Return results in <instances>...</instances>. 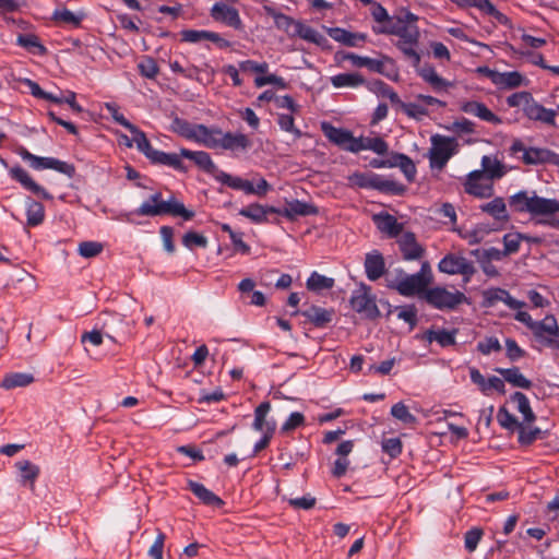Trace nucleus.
Instances as JSON below:
<instances>
[{
    "instance_id": "ea45409f",
    "label": "nucleus",
    "mask_w": 559,
    "mask_h": 559,
    "mask_svg": "<svg viewBox=\"0 0 559 559\" xmlns=\"http://www.w3.org/2000/svg\"><path fill=\"white\" fill-rule=\"evenodd\" d=\"M264 10L266 14L274 20V24L278 29H282L292 36L298 21H295L293 17L281 13L271 7H264Z\"/></svg>"
},
{
    "instance_id": "69168bd1",
    "label": "nucleus",
    "mask_w": 559,
    "mask_h": 559,
    "mask_svg": "<svg viewBox=\"0 0 559 559\" xmlns=\"http://www.w3.org/2000/svg\"><path fill=\"white\" fill-rule=\"evenodd\" d=\"M532 99L533 96L530 92H516L508 96L507 104L509 107H522V110L524 111V108L528 106Z\"/></svg>"
},
{
    "instance_id": "0e129e2a",
    "label": "nucleus",
    "mask_w": 559,
    "mask_h": 559,
    "mask_svg": "<svg viewBox=\"0 0 559 559\" xmlns=\"http://www.w3.org/2000/svg\"><path fill=\"white\" fill-rule=\"evenodd\" d=\"M138 69L144 78L155 79L159 72L156 61L152 57H145L139 64Z\"/></svg>"
},
{
    "instance_id": "39448f33",
    "label": "nucleus",
    "mask_w": 559,
    "mask_h": 559,
    "mask_svg": "<svg viewBox=\"0 0 559 559\" xmlns=\"http://www.w3.org/2000/svg\"><path fill=\"white\" fill-rule=\"evenodd\" d=\"M430 282V265L428 262H424L419 272L411 275L402 273L395 281L390 282L388 287L396 290L402 296L411 297L424 292Z\"/></svg>"
},
{
    "instance_id": "864d4df0",
    "label": "nucleus",
    "mask_w": 559,
    "mask_h": 559,
    "mask_svg": "<svg viewBox=\"0 0 559 559\" xmlns=\"http://www.w3.org/2000/svg\"><path fill=\"white\" fill-rule=\"evenodd\" d=\"M50 102L55 104H68L76 114H81L83 111V108L76 102V94L72 91L60 92L59 94L52 93Z\"/></svg>"
},
{
    "instance_id": "412c9836",
    "label": "nucleus",
    "mask_w": 559,
    "mask_h": 559,
    "mask_svg": "<svg viewBox=\"0 0 559 559\" xmlns=\"http://www.w3.org/2000/svg\"><path fill=\"white\" fill-rule=\"evenodd\" d=\"M397 243L404 260L413 261L421 259L425 249L418 243L415 234L406 231L400 235Z\"/></svg>"
},
{
    "instance_id": "58836bf2",
    "label": "nucleus",
    "mask_w": 559,
    "mask_h": 559,
    "mask_svg": "<svg viewBox=\"0 0 559 559\" xmlns=\"http://www.w3.org/2000/svg\"><path fill=\"white\" fill-rule=\"evenodd\" d=\"M26 205V224L29 227H36L40 225L45 219V207L41 203L27 198L25 201Z\"/></svg>"
},
{
    "instance_id": "aec40b11",
    "label": "nucleus",
    "mask_w": 559,
    "mask_h": 559,
    "mask_svg": "<svg viewBox=\"0 0 559 559\" xmlns=\"http://www.w3.org/2000/svg\"><path fill=\"white\" fill-rule=\"evenodd\" d=\"M524 116L535 122H540L549 127H556L557 111L555 109L546 108L534 98L524 108Z\"/></svg>"
},
{
    "instance_id": "6ab92c4d",
    "label": "nucleus",
    "mask_w": 559,
    "mask_h": 559,
    "mask_svg": "<svg viewBox=\"0 0 559 559\" xmlns=\"http://www.w3.org/2000/svg\"><path fill=\"white\" fill-rule=\"evenodd\" d=\"M10 176L15 181L20 182L23 188L36 194L44 200H51L52 195L41 186L33 180L29 174L21 166H15L10 169Z\"/></svg>"
},
{
    "instance_id": "4d7b16f0",
    "label": "nucleus",
    "mask_w": 559,
    "mask_h": 559,
    "mask_svg": "<svg viewBox=\"0 0 559 559\" xmlns=\"http://www.w3.org/2000/svg\"><path fill=\"white\" fill-rule=\"evenodd\" d=\"M401 109L403 112L413 119L421 120L423 117L428 115V110L425 106H423L419 102L418 103H401Z\"/></svg>"
},
{
    "instance_id": "603ef678",
    "label": "nucleus",
    "mask_w": 559,
    "mask_h": 559,
    "mask_svg": "<svg viewBox=\"0 0 559 559\" xmlns=\"http://www.w3.org/2000/svg\"><path fill=\"white\" fill-rule=\"evenodd\" d=\"M334 286V280L326 277L317 272H312L307 280V288L310 290L319 292L322 289H330Z\"/></svg>"
},
{
    "instance_id": "f704fd0d",
    "label": "nucleus",
    "mask_w": 559,
    "mask_h": 559,
    "mask_svg": "<svg viewBox=\"0 0 559 559\" xmlns=\"http://www.w3.org/2000/svg\"><path fill=\"white\" fill-rule=\"evenodd\" d=\"M374 222L379 230L388 234L390 237H397L402 234L403 225L391 214H378L374 216Z\"/></svg>"
},
{
    "instance_id": "473e14b6",
    "label": "nucleus",
    "mask_w": 559,
    "mask_h": 559,
    "mask_svg": "<svg viewBox=\"0 0 559 559\" xmlns=\"http://www.w3.org/2000/svg\"><path fill=\"white\" fill-rule=\"evenodd\" d=\"M532 333L536 341L545 336H559V326L555 316L547 314L543 320L537 321L532 329Z\"/></svg>"
},
{
    "instance_id": "f257e3e1",
    "label": "nucleus",
    "mask_w": 559,
    "mask_h": 559,
    "mask_svg": "<svg viewBox=\"0 0 559 559\" xmlns=\"http://www.w3.org/2000/svg\"><path fill=\"white\" fill-rule=\"evenodd\" d=\"M170 129L178 135L211 150L247 151L251 141L243 133L223 132L217 127L191 123L179 117L171 121Z\"/></svg>"
},
{
    "instance_id": "338daca9",
    "label": "nucleus",
    "mask_w": 559,
    "mask_h": 559,
    "mask_svg": "<svg viewBox=\"0 0 559 559\" xmlns=\"http://www.w3.org/2000/svg\"><path fill=\"white\" fill-rule=\"evenodd\" d=\"M524 235L520 233H510L503 236L504 251L507 255L515 253L520 249V243L523 240Z\"/></svg>"
},
{
    "instance_id": "9b49d317",
    "label": "nucleus",
    "mask_w": 559,
    "mask_h": 559,
    "mask_svg": "<svg viewBox=\"0 0 559 559\" xmlns=\"http://www.w3.org/2000/svg\"><path fill=\"white\" fill-rule=\"evenodd\" d=\"M438 269L442 273L462 275L464 284H467L476 272L472 261L467 260L465 257L452 253L447 254L441 259L438 264Z\"/></svg>"
},
{
    "instance_id": "1a4fd4ad",
    "label": "nucleus",
    "mask_w": 559,
    "mask_h": 559,
    "mask_svg": "<svg viewBox=\"0 0 559 559\" xmlns=\"http://www.w3.org/2000/svg\"><path fill=\"white\" fill-rule=\"evenodd\" d=\"M425 300L439 310H452L466 301V296L459 292H449L443 287H432L425 292Z\"/></svg>"
},
{
    "instance_id": "79ce46f5",
    "label": "nucleus",
    "mask_w": 559,
    "mask_h": 559,
    "mask_svg": "<svg viewBox=\"0 0 559 559\" xmlns=\"http://www.w3.org/2000/svg\"><path fill=\"white\" fill-rule=\"evenodd\" d=\"M84 13H73L67 8L57 9L52 13V21L56 23L71 25L73 27L80 26L84 19Z\"/></svg>"
},
{
    "instance_id": "c85d7f7f",
    "label": "nucleus",
    "mask_w": 559,
    "mask_h": 559,
    "mask_svg": "<svg viewBox=\"0 0 559 559\" xmlns=\"http://www.w3.org/2000/svg\"><path fill=\"white\" fill-rule=\"evenodd\" d=\"M269 213H281V210H277L273 206H264L259 203H252L239 211V215L250 219L255 224L267 222Z\"/></svg>"
},
{
    "instance_id": "c03bdc74",
    "label": "nucleus",
    "mask_w": 559,
    "mask_h": 559,
    "mask_svg": "<svg viewBox=\"0 0 559 559\" xmlns=\"http://www.w3.org/2000/svg\"><path fill=\"white\" fill-rule=\"evenodd\" d=\"M34 377L29 373L24 372H15L7 374L2 382L1 386L5 390H11L14 388H23L31 383H33Z\"/></svg>"
},
{
    "instance_id": "5fc2aeb1",
    "label": "nucleus",
    "mask_w": 559,
    "mask_h": 559,
    "mask_svg": "<svg viewBox=\"0 0 559 559\" xmlns=\"http://www.w3.org/2000/svg\"><path fill=\"white\" fill-rule=\"evenodd\" d=\"M391 415L406 425H414L417 423V418L408 411V407L402 402H399L391 407Z\"/></svg>"
},
{
    "instance_id": "bb28decb",
    "label": "nucleus",
    "mask_w": 559,
    "mask_h": 559,
    "mask_svg": "<svg viewBox=\"0 0 559 559\" xmlns=\"http://www.w3.org/2000/svg\"><path fill=\"white\" fill-rule=\"evenodd\" d=\"M187 485L188 489L191 490L202 503L216 508L224 506V501L203 484L190 479Z\"/></svg>"
},
{
    "instance_id": "774afa93",
    "label": "nucleus",
    "mask_w": 559,
    "mask_h": 559,
    "mask_svg": "<svg viewBox=\"0 0 559 559\" xmlns=\"http://www.w3.org/2000/svg\"><path fill=\"white\" fill-rule=\"evenodd\" d=\"M397 166L401 168L409 182L414 181L416 176V166L407 155H397Z\"/></svg>"
},
{
    "instance_id": "c756f323",
    "label": "nucleus",
    "mask_w": 559,
    "mask_h": 559,
    "mask_svg": "<svg viewBox=\"0 0 559 559\" xmlns=\"http://www.w3.org/2000/svg\"><path fill=\"white\" fill-rule=\"evenodd\" d=\"M354 148V153H358L360 151H372L378 155H385L388 153L389 146L388 143L380 136L373 138H356V145L352 146Z\"/></svg>"
},
{
    "instance_id": "e433bc0d",
    "label": "nucleus",
    "mask_w": 559,
    "mask_h": 559,
    "mask_svg": "<svg viewBox=\"0 0 559 559\" xmlns=\"http://www.w3.org/2000/svg\"><path fill=\"white\" fill-rule=\"evenodd\" d=\"M480 210L491 217H493L496 221L499 222H508L509 221V214L507 211L506 202L502 198L497 197L490 202H487L485 204L480 205Z\"/></svg>"
},
{
    "instance_id": "37998d69",
    "label": "nucleus",
    "mask_w": 559,
    "mask_h": 559,
    "mask_svg": "<svg viewBox=\"0 0 559 559\" xmlns=\"http://www.w3.org/2000/svg\"><path fill=\"white\" fill-rule=\"evenodd\" d=\"M292 36H298L309 43H313L317 45H320L325 40L324 36L320 34L317 29L301 22H297L295 29L292 33Z\"/></svg>"
},
{
    "instance_id": "a878e982",
    "label": "nucleus",
    "mask_w": 559,
    "mask_h": 559,
    "mask_svg": "<svg viewBox=\"0 0 559 559\" xmlns=\"http://www.w3.org/2000/svg\"><path fill=\"white\" fill-rule=\"evenodd\" d=\"M365 272L370 281H377L384 274V258L378 250H373L366 254Z\"/></svg>"
},
{
    "instance_id": "2f4dec72",
    "label": "nucleus",
    "mask_w": 559,
    "mask_h": 559,
    "mask_svg": "<svg viewBox=\"0 0 559 559\" xmlns=\"http://www.w3.org/2000/svg\"><path fill=\"white\" fill-rule=\"evenodd\" d=\"M418 74L437 93L447 91L449 87H451L453 85L452 82L447 81L445 79L441 78L437 73L436 69L431 66L423 67L419 70Z\"/></svg>"
},
{
    "instance_id": "f3484780",
    "label": "nucleus",
    "mask_w": 559,
    "mask_h": 559,
    "mask_svg": "<svg viewBox=\"0 0 559 559\" xmlns=\"http://www.w3.org/2000/svg\"><path fill=\"white\" fill-rule=\"evenodd\" d=\"M484 306L492 307L498 301H502L510 309L519 310L525 306L524 301L513 298L508 290L503 288H489L483 292Z\"/></svg>"
},
{
    "instance_id": "4be33fe9",
    "label": "nucleus",
    "mask_w": 559,
    "mask_h": 559,
    "mask_svg": "<svg viewBox=\"0 0 559 559\" xmlns=\"http://www.w3.org/2000/svg\"><path fill=\"white\" fill-rule=\"evenodd\" d=\"M180 155L185 158L192 160L200 169L216 178L219 169L213 162L211 155L205 151H190L188 148H181Z\"/></svg>"
},
{
    "instance_id": "bf43d9fd",
    "label": "nucleus",
    "mask_w": 559,
    "mask_h": 559,
    "mask_svg": "<svg viewBox=\"0 0 559 559\" xmlns=\"http://www.w3.org/2000/svg\"><path fill=\"white\" fill-rule=\"evenodd\" d=\"M397 318L409 324L413 330L417 324V309L414 305L396 307Z\"/></svg>"
},
{
    "instance_id": "7ed1b4c3",
    "label": "nucleus",
    "mask_w": 559,
    "mask_h": 559,
    "mask_svg": "<svg viewBox=\"0 0 559 559\" xmlns=\"http://www.w3.org/2000/svg\"><path fill=\"white\" fill-rule=\"evenodd\" d=\"M380 33L394 35L399 39L395 43L396 48L412 61L414 66L420 62L418 52L420 32L416 24H401L392 22L391 25H383Z\"/></svg>"
},
{
    "instance_id": "a19ab883",
    "label": "nucleus",
    "mask_w": 559,
    "mask_h": 559,
    "mask_svg": "<svg viewBox=\"0 0 559 559\" xmlns=\"http://www.w3.org/2000/svg\"><path fill=\"white\" fill-rule=\"evenodd\" d=\"M15 466L20 471L22 484H29L31 489H34V483L39 475V467L27 460L16 462Z\"/></svg>"
},
{
    "instance_id": "5701e85b",
    "label": "nucleus",
    "mask_w": 559,
    "mask_h": 559,
    "mask_svg": "<svg viewBox=\"0 0 559 559\" xmlns=\"http://www.w3.org/2000/svg\"><path fill=\"white\" fill-rule=\"evenodd\" d=\"M271 409L270 402H262L255 409H254V420L252 424V427L254 430L260 431L262 433H269L274 435L276 430V421L275 419L271 418L267 419V414Z\"/></svg>"
},
{
    "instance_id": "49530a36",
    "label": "nucleus",
    "mask_w": 559,
    "mask_h": 559,
    "mask_svg": "<svg viewBox=\"0 0 559 559\" xmlns=\"http://www.w3.org/2000/svg\"><path fill=\"white\" fill-rule=\"evenodd\" d=\"M483 173L488 180L499 179L504 175L502 164L492 159L489 156H483L481 158Z\"/></svg>"
},
{
    "instance_id": "13d9d810",
    "label": "nucleus",
    "mask_w": 559,
    "mask_h": 559,
    "mask_svg": "<svg viewBox=\"0 0 559 559\" xmlns=\"http://www.w3.org/2000/svg\"><path fill=\"white\" fill-rule=\"evenodd\" d=\"M17 44L28 50L36 49L39 55L46 53V48L40 44L38 37L33 34L19 35Z\"/></svg>"
},
{
    "instance_id": "8fccbe9b",
    "label": "nucleus",
    "mask_w": 559,
    "mask_h": 559,
    "mask_svg": "<svg viewBox=\"0 0 559 559\" xmlns=\"http://www.w3.org/2000/svg\"><path fill=\"white\" fill-rule=\"evenodd\" d=\"M511 400L516 404V409L524 417V420L532 423L535 420V414L533 413L527 396L522 392H515L512 394Z\"/></svg>"
},
{
    "instance_id": "a18cd8bd",
    "label": "nucleus",
    "mask_w": 559,
    "mask_h": 559,
    "mask_svg": "<svg viewBox=\"0 0 559 559\" xmlns=\"http://www.w3.org/2000/svg\"><path fill=\"white\" fill-rule=\"evenodd\" d=\"M334 87H356L364 83V79L358 73H340L331 78Z\"/></svg>"
},
{
    "instance_id": "c9c22d12",
    "label": "nucleus",
    "mask_w": 559,
    "mask_h": 559,
    "mask_svg": "<svg viewBox=\"0 0 559 559\" xmlns=\"http://www.w3.org/2000/svg\"><path fill=\"white\" fill-rule=\"evenodd\" d=\"M301 314L317 328H323L332 321L333 310L310 306L308 309L304 310Z\"/></svg>"
},
{
    "instance_id": "ddd939ff",
    "label": "nucleus",
    "mask_w": 559,
    "mask_h": 559,
    "mask_svg": "<svg viewBox=\"0 0 559 559\" xmlns=\"http://www.w3.org/2000/svg\"><path fill=\"white\" fill-rule=\"evenodd\" d=\"M478 72L486 75L493 85L501 90H512L528 83V80L519 71L499 72L488 67H481Z\"/></svg>"
},
{
    "instance_id": "6e6d98bb",
    "label": "nucleus",
    "mask_w": 559,
    "mask_h": 559,
    "mask_svg": "<svg viewBox=\"0 0 559 559\" xmlns=\"http://www.w3.org/2000/svg\"><path fill=\"white\" fill-rule=\"evenodd\" d=\"M103 250L104 246L98 241H82L78 247L79 254L86 259L97 257Z\"/></svg>"
},
{
    "instance_id": "393cba45",
    "label": "nucleus",
    "mask_w": 559,
    "mask_h": 559,
    "mask_svg": "<svg viewBox=\"0 0 559 559\" xmlns=\"http://www.w3.org/2000/svg\"><path fill=\"white\" fill-rule=\"evenodd\" d=\"M469 377L472 382L478 385L479 390L486 395L490 390H496L502 394L506 392L504 381L498 377L492 376L486 379L476 368L469 369Z\"/></svg>"
},
{
    "instance_id": "a211bd4d",
    "label": "nucleus",
    "mask_w": 559,
    "mask_h": 559,
    "mask_svg": "<svg viewBox=\"0 0 559 559\" xmlns=\"http://www.w3.org/2000/svg\"><path fill=\"white\" fill-rule=\"evenodd\" d=\"M461 111L477 117L491 124H500L501 118L493 114L484 103L477 100H464L460 104Z\"/></svg>"
},
{
    "instance_id": "680f3d73",
    "label": "nucleus",
    "mask_w": 559,
    "mask_h": 559,
    "mask_svg": "<svg viewBox=\"0 0 559 559\" xmlns=\"http://www.w3.org/2000/svg\"><path fill=\"white\" fill-rule=\"evenodd\" d=\"M277 123L283 131L293 133L295 139H300L302 136V132L295 127V119L293 115L280 114Z\"/></svg>"
},
{
    "instance_id": "cd10ccee",
    "label": "nucleus",
    "mask_w": 559,
    "mask_h": 559,
    "mask_svg": "<svg viewBox=\"0 0 559 559\" xmlns=\"http://www.w3.org/2000/svg\"><path fill=\"white\" fill-rule=\"evenodd\" d=\"M328 35L335 41L341 43L347 47H356L359 43L366 40V35L362 33H352L342 27L328 28Z\"/></svg>"
},
{
    "instance_id": "6e6552de",
    "label": "nucleus",
    "mask_w": 559,
    "mask_h": 559,
    "mask_svg": "<svg viewBox=\"0 0 559 559\" xmlns=\"http://www.w3.org/2000/svg\"><path fill=\"white\" fill-rule=\"evenodd\" d=\"M216 181L225 185L234 190H239L246 194H255L259 197L265 195L271 190V185L264 179L260 178L255 186L249 180L242 179L237 176H231L223 170L216 175Z\"/></svg>"
},
{
    "instance_id": "7c9ffc66",
    "label": "nucleus",
    "mask_w": 559,
    "mask_h": 559,
    "mask_svg": "<svg viewBox=\"0 0 559 559\" xmlns=\"http://www.w3.org/2000/svg\"><path fill=\"white\" fill-rule=\"evenodd\" d=\"M369 189H374L393 195H402L405 192V187L402 183L386 179L383 176L373 173Z\"/></svg>"
},
{
    "instance_id": "4c0bfd02",
    "label": "nucleus",
    "mask_w": 559,
    "mask_h": 559,
    "mask_svg": "<svg viewBox=\"0 0 559 559\" xmlns=\"http://www.w3.org/2000/svg\"><path fill=\"white\" fill-rule=\"evenodd\" d=\"M496 371L500 373L503 379L515 388L530 389L532 386L531 380L520 371L518 367L512 368H497Z\"/></svg>"
},
{
    "instance_id": "dca6fc26",
    "label": "nucleus",
    "mask_w": 559,
    "mask_h": 559,
    "mask_svg": "<svg viewBox=\"0 0 559 559\" xmlns=\"http://www.w3.org/2000/svg\"><path fill=\"white\" fill-rule=\"evenodd\" d=\"M321 130L329 141L338 145L343 150L354 153V148H352V146L356 145V138L350 131L336 128L329 122H322Z\"/></svg>"
},
{
    "instance_id": "423d86ee",
    "label": "nucleus",
    "mask_w": 559,
    "mask_h": 559,
    "mask_svg": "<svg viewBox=\"0 0 559 559\" xmlns=\"http://www.w3.org/2000/svg\"><path fill=\"white\" fill-rule=\"evenodd\" d=\"M510 153L516 155L522 153V162L525 165H557L559 164V154L546 147H525L524 143L516 139L510 146Z\"/></svg>"
},
{
    "instance_id": "e2e57ef3",
    "label": "nucleus",
    "mask_w": 559,
    "mask_h": 559,
    "mask_svg": "<svg viewBox=\"0 0 559 559\" xmlns=\"http://www.w3.org/2000/svg\"><path fill=\"white\" fill-rule=\"evenodd\" d=\"M497 420L501 427L513 430L516 428L519 430L521 423L518 421L515 416H513L506 407H501L497 414Z\"/></svg>"
},
{
    "instance_id": "9d476101",
    "label": "nucleus",
    "mask_w": 559,
    "mask_h": 559,
    "mask_svg": "<svg viewBox=\"0 0 559 559\" xmlns=\"http://www.w3.org/2000/svg\"><path fill=\"white\" fill-rule=\"evenodd\" d=\"M20 156L23 160L28 162L29 166L35 170L53 169L60 174L67 175L70 178L75 173V168L72 164L53 157H40L32 154L26 148L20 150Z\"/></svg>"
},
{
    "instance_id": "de8ad7c7",
    "label": "nucleus",
    "mask_w": 559,
    "mask_h": 559,
    "mask_svg": "<svg viewBox=\"0 0 559 559\" xmlns=\"http://www.w3.org/2000/svg\"><path fill=\"white\" fill-rule=\"evenodd\" d=\"M132 134L131 142H128V146H132V143L135 144L136 148L143 153L144 155L147 154L150 148L152 147L148 139L146 138L145 133L141 131L136 126L130 123V127H127Z\"/></svg>"
},
{
    "instance_id": "b1692460",
    "label": "nucleus",
    "mask_w": 559,
    "mask_h": 559,
    "mask_svg": "<svg viewBox=\"0 0 559 559\" xmlns=\"http://www.w3.org/2000/svg\"><path fill=\"white\" fill-rule=\"evenodd\" d=\"M345 59L350 60L352 63L356 67H366L373 72L384 74L390 79L392 78L385 71L386 64H391V66L393 64L392 59H390L389 57H384L383 59L378 60V59H372L369 57H361V56H358L355 53H348V55H346Z\"/></svg>"
},
{
    "instance_id": "f8f14e48",
    "label": "nucleus",
    "mask_w": 559,
    "mask_h": 559,
    "mask_svg": "<svg viewBox=\"0 0 559 559\" xmlns=\"http://www.w3.org/2000/svg\"><path fill=\"white\" fill-rule=\"evenodd\" d=\"M350 306L356 312L362 313L367 319L374 320L380 316L374 296L371 295L370 287L365 284H361L358 289L353 292Z\"/></svg>"
},
{
    "instance_id": "f03ea898",
    "label": "nucleus",
    "mask_w": 559,
    "mask_h": 559,
    "mask_svg": "<svg viewBox=\"0 0 559 559\" xmlns=\"http://www.w3.org/2000/svg\"><path fill=\"white\" fill-rule=\"evenodd\" d=\"M513 212L528 213L532 216H550L559 212V200L537 195L536 191H519L509 198Z\"/></svg>"
},
{
    "instance_id": "052dcab7",
    "label": "nucleus",
    "mask_w": 559,
    "mask_h": 559,
    "mask_svg": "<svg viewBox=\"0 0 559 559\" xmlns=\"http://www.w3.org/2000/svg\"><path fill=\"white\" fill-rule=\"evenodd\" d=\"M182 243L190 250H193L195 247L206 248L207 238L195 231H188L182 237Z\"/></svg>"
},
{
    "instance_id": "0eeeda50",
    "label": "nucleus",
    "mask_w": 559,
    "mask_h": 559,
    "mask_svg": "<svg viewBox=\"0 0 559 559\" xmlns=\"http://www.w3.org/2000/svg\"><path fill=\"white\" fill-rule=\"evenodd\" d=\"M457 143L454 138L440 134L431 136V148L429 150L430 167L443 169L449 159L456 153Z\"/></svg>"
},
{
    "instance_id": "3c124183",
    "label": "nucleus",
    "mask_w": 559,
    "mask_h": 559,
    "mask_svg": "<svg viewBox=\"0 0 559 559\" xmlns=\"http://www.w3.org/2000/svg\"><path fill=\"white\" fill-rule=\"evenodd\" d=\"M425 337L429 342H438L442 347L451 346L455 344V336L453 332L447 330H428L425 333Z\"/></svg>"
},
{
    "instance_id": "20e7f679",
    "label": "nucleus",
    "mask_w": 559,
    "mask_h": 559,
    "mask_svg": "<svg viewBox=\"0 0 559 559\" xmlns=\"http://www.w3.org/2000/svg\"><path fill=\"white\" fill-rule=\"evenodd\" d=\"M135 213L140 216L151 217L170 214L181 216L185 221H190L194 216L193 211L187 210L185 204L177 201L175 198L164 201L160 192L152 194L136 209Z\"/></svg>"
},
{
    "instance_id": "2eb2a0df",
    "label": "nucleus",
    "mask_w": 559,
    "mask_h": 559,
    "mask_svg": "<svg viewBox=\"0 0 559 559\" xmlns=\"http://www.w3.org/2000/svg\"><path fill=\"white\" fill-rule=\"evenodd\" d=\"M465 192L476 198H490L493 194V186L481 170H474L467 175L464 183Z\"/></svg>"
},
{
    "instance_id": "72a5a7b5",
    "label": "nucleus",
    "mask_w": 559,
    "mask_h": 559,
    "mask_svg": "<svg viewBox=\"0 0 559 559\" xmlns=\"http://www.w3.org/2000/svg\"><path fill=\"white\" fill-rule=\"evenodd\" d=\"M318 213L317 206L313 204L294 200L287 204L284 210H281V215L286 218L293 219L296 216L316 215Z\"/></svg>"
},
{
    "instance_id": "4468645a",
    "label": "nucleus",
    "mask_w": 559,
    "mask_h": 559,
    "mask_svg": "<svg viewBox=\"0 0 559 559\" xmlns=\"http://www.w3.org/2000/svg\"><path fill=\"white\" fill-rule=\"evenodd\" d=\"M211 17L218 23L237 31L243 29V23L236 8L224 2H216L210 11Z\"/></svg>"
},
{
    "instance_id": "09e8293b",
    "label": "nucleus",
    "mask_w": 559,
    "mask_h": 559,
    "mask_svg": "<svg viewBox=\"0 0 559 559\" xmlns=\"http://www.w3.org/2000/svg\"><path fill=\"white\" fill-rule=\"evenodd\" d=\"M132 134L131 142H128V146H132V143L135 144L136 148L143 153L144 155L147 154L150 148L152 147L148 139L146 138L145 133L141 131L136 126L130 123V127H127Z\"/></svg>"
}]
</instances>
